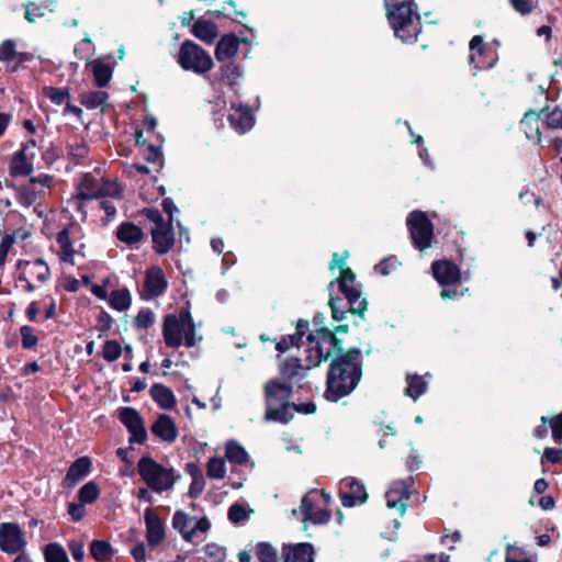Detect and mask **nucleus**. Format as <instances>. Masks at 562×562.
I'll list each match as a JSON object with an SVG mask.
<instances>
[{
	"label": "nucleus",
	"mask_w": 562,
	"mask_h": 562,
	"mask_svg": "<svg viewBox=\"0 0 562 562\" xmlns=\"http://www.w3.org/2000/svg\"><path fill=\"white\" fill-rule=\"evenodd\" d=\"M308 327V322L300 319L295 333L282 337L276 344V349L280 353L288 351L292 347L300 350L305 342L307 344L305 362L297 357L291 356L284 359L279 366L280 374L285 380L284 382L290 384L300 382L305 378L311 368L317 367L323 360H326L336 351H341V347L339 346L340 341L336 338L334 333L326 327L317 329L315 334H308L306 340H304Z\"/></svg>",
	"instance_id": "f257e3e1"
},
{
	"label": "nucleus",
	"mask_w": 562,
	"mask_h": 562,
	"mask_svg": "<svg viewBox=\"0 0 562 562\" xmlns=\"http://www.w3.org/2000/svg\"><path fill=\"white\" fill-rule=\"evenodd\" d=\"M361 351L352 348L337 356L327 372L325 397L337 402L349 395L359 384L362 375Z\"/></svg>",
	"instance_id": "f03ea898"
},
{
	"label": "nucleus",
	"mask_w": 562,
	"mask_h": 562,
	"mask_svg": "<svg viewBox=\"0 0 562 562\" xmlns=\"http://www.w3.org/2000/svg\"><path fill=\"white\" fill-rule=\"evenodd\" d=\"M385 7L394 35L404 43L415 42L422 24L414 0H385Z\"/></svg>",
	"instance_id": "7ed1b4c3"
},
{
	"label": "nucleus",
	"mask_w": 562,
	"mask_h": 562,
	"mask_svg": "<svg viewBox=\"0 0 562 562\" xmlns=\"http://www.w3.org/2000/svg\"><path fill=\"white\" fill-rule=\"evenodd\" d=\"M338 289L344 294L346 303L342 299L335 297L331 293L335 282L329 283L330 299L329 306L331 308L333 318L336 321H342L346 317V313L350 311L353 314L362 315L367 310V301L361 299L359 290L355 288V274L346 268L340 272L337 279Z\"/></svg>",
	"instance_id": "20e7f679"
},
{
	"label": "nucleus",
	"mask_w": 562,
	"mask_h": 562,
	"mask_svg": "<svg viewBox=\"0 0 562 562\" xmlns=\"http://www.w3.org/2000/svg\"><path fill=\"white\" fill-rule=\"evenodd\" d=\"M162 336L167 347L179 348L184 345L194 347L201 337L195 335V324L188 308H181L179 314H168L164 318Z\"/></svg>",
	"instance_id": "39448f33"
},
{
	"label": "nucleus",
	"mask_w": 562,
	"mask_h": 562,
	"mask_svg": "<svg viewBox=\"0 0 562 562\" xmlns=\"http://www.w3.org/2000/svg\"><path fill=\"white\" fill-rule=\"evenodd\" d=\"M266 402V420L286 424L292 417L289 400L292 385L278 379L270 380L263 389Z\"/></svg>",
	"instance_id": "423d86ee"
},
{
	"label": "nucleus",
	"mask_w": 562,
	"mask_h": 562,
	"mask_svg": "<svg viewBox=\"0 0 562 562\" xmlns=\"http://www.w3.org/2000/svg\"><path fill=\"white\" fill-rule=\"evenodd\" d=\"M142 480L154 492L162 493L170 490L175 484V471L166 468L149 457H143L137 464Z\"/></svg>",
	"instance_id": "0eeeda50"
},
{
	"label": "nucleus",
	"mask_w": 562,
	"mask_h": 562,
	"mask_svg": "<svg viewBox=\"0 0 562 562\" xmlns=\"http://www.w3.org/2000/svg\"><path fill=\"white\" fill-rule=\"evenodd\" d=\"M329 503V496L322 491L318 493L317 491H311L307 493L301 502V507L299 509H293L292 514L295 517H302V521L306 524L313 525H323L329 521L330 512L327 510L324 506Z\"/></svg>",
	"instance_id": "6e6552de"
},
{
	"label": "nucleus",
	"mask_w": 562,
	"mask_h": 562,
	"mask_svg": "<svg viewBox=\"0 0 562 562\" xmlns=\"http://www.w3.org/2000/svg\"><path fill=\"white\" fill-rule=\"evenodd\" d=\"M178 64L184 70L202 75L211 70L213 60L210 54L192 41H184L178 53Z\"/></svg>",
	"instance_id": "1a4fd4ad"
},
{
	"label": "nucleus",
	"mask_w": 562,
	"mask_h": 562,
	"mask_svg": "<svg viewBox=\"0 0 562 562\" xmlns=\"http://www.w3.org/2000/svg\"><path fill=\"white\" fill-rule=\"evenodd\" d=\"M143 213L154 224L151 237L155 251L159 255L167 254L175 245L172 223L170 220L165 221L156 209H145Z\"/></svg>",
	"instance_id": "9d476101"
},
{
	"label": "nucleus",
	"mask_w": 562,
	"mask_h": 562,
	"mask_svg": "<svg viewBox=\"0 0 562 562\" xmlns=\"http://www.w3.org/2000/svg\"><path fill=\"white\" fill-rule=\"evenodd\" d=\"M406 224L414 246L425 250L431 246L434 226L427 215L422 211H413L408 214Z\"/></svg>",
	"instance_id": "9b49d317"
},
{
	"label": "nucleus",
	"mask_w": 562,
	"mask_h": 562,
	"mask_svg": "<svg viewBox=\"0 0 562 562\" xmlns=\"http://www.w3.org/2000/svg\"><path fill=\"white\" fill-rule=\"evenodd\" d=\"M37 143L29 139L21 144L20 149L12 156L9 164L10 175L13 177H26L34 170Z\"/></svg>",
	"instance_id": "f8f14e48"
},
{
	"label": "nucleus",
	"mask_w": 562,
	"mask_h": 562,
	"mask_svg": "<svg viewBox=\"0 0 562 562\" xmlns=\"http://www.w3.org/2000/svg\"><path fill=\"white\" fill-rule=\"evenodd\" d=\"M27 546L25 532L16 522L0 524V550L7 554H20Z\"/></svg>",
	"instance_id": "ddd939ff"
},
{
	"label": "nucleus",
	"mask_w": 562,
	"mask_h": 562,
	"mask_svg": "<svg viewBox=\"0 0 562 562\" xmlns=\"http://www.w3.org/2000/svg\"><path fill=\"white\" fill-rule=\"evenodd\" d=\"M168 289V280L159 266H150L145 271L144 282L139 289V296L150 301L161 296Z\"/></svg>",
	"instance_id": "4468645a"
},
{
	"label": "nucleus",
	"mask_w": 562,
	"mask_h": 562,
	"mask_svg": "<svg viewBox=\"0 0 562 562\" xmlns=\"http://www.w3.org/2000/svg\"><path fill=\"white\" fill-rule=\"evenodd\" d=\"M469 49V63L476 70L490 69L498 59L496 50L487 46L481 35L472 37Z\"/></svg>",
	"instance_id": "2eb2a0df"
},
{
	"label": "nucleus",
	"mask_w": 562,
	"mask_h": 562,
	"mask_svg": "<svg viewBox=\"0 0 562 562\" xmlns=\"http://www.w3.org/2000/svg\"><path fill=\"white\" fill-rule=\"evenodd\" d=\"M119 418L131 434L130 442L143 445L147 440L144 419L135 408L122 407Z\"/></svg>",
	"instance_id": "dca6fc26"
},
{
	"label": "nucleus",
	"mask_w": 562,
	"mask_h": 562,
	"mask_svg": "<svg viewBox=\"0 0 562 562\" xmlns=\"http://www.w3.org/2000/svg\"><path fill=\"white\" fill-rule=\"evenodd\" d=\"M412 479L394 481L385 493L386 505L389 508L396 509L400 515H404L409 498Z\"/></svg>",
	"instance_id": "f3484780"
},
{
	"label": "nucleus",
	"mask_w": 562,
	"mask_h": 562,
	"mask_svg": "<svg viewBox=\"0 0 562 562\" xmlns=\"http://www.w3.org/2000/svg\"><path fill=\"white\" fill-rule=\"evenodd\" d=\"M339 491L341 504L345 507H353L363 504L368 498L363 484L352 477L341 480Z\"/></svg>",
	"instance_id": "a211bd4d"
},
{
	"label": "nucleus",
	"mask_w": 562,
	"mask_h": 562,
	"mask_svg": "<svg viewBox=\"0 0 562 562\" xmlns=\"http://www.w3.org/2000/svg\"><path fill=\"white\" fill-rule=\"evenodd\" d=\"M434 278L441 286H454L460 283V268L449 260H437L431 263Z\"/></svg>",
	"instance_id": "6ab92c4d"
},
{
	"label": "nucleus",
	"mask_w": 562,
	"mask_h": 562,
	"mask_svg": "<svg viewBox=\"0 0 562 562\" xmlns=\"http://www.w3.org/2000/svg\"><path fill=\"white\" fill-rule=\"evenodd\" d=\"M146 540L151 548L158 547L166 538V526L154 509L147 508L144 513Z\"/></svg>",
	"instance_id": "aec40b11"
},
{
	"label": "nucleus",
	"mask_w": 562,
	"mask_h": 562,
	"mask_svg": "<svg viewBox=\"0 0 562 562\" xmlns=\"http://www.w3.org/2000/svg\"><path fill=\"white\" fill-rule=\"evenodd\" d=\"M228 121L232 128L238 134L248 132L255 123L250 108L248 105H237L235 103L232 104Z\"/></svg>",
	"instance_id": "412c9836"
},
{
	"label": "nucleus",
	"mask_w": 562,
	"mask_h": 562,
	"mask_svg": "<svg viewBox=\"0 0 562 562\" xmlns=\"http://www.w3.org/2000/svg\"><path fill=\"white\" fill-rule=\"evenodd\" d=\"M150 430L161 441L173 442L178 437V429L173 419L167 414H160Z\"/></svg>",
	"instance_id": "4be33fe9"
},
{
	"label": "nucleus",
	"mask_w": 562,
	"mask_h": 562,
	"mask_svg": "<svg viewBox=\"0 0 562 562\" xmlns=\"http://www.w3.org/2000/svg\"><path fill=\"white\" fill-rule=\"evenodd\" d=\"M91 459L89 457L78 458L68 469L64 479V485L67 488L75 487L78 482L83 480L91 472Z\"/></svg>",
	"instance_id": "5701e85b"
},
{
	"label": "nucleus",
	"mask_w": 562,
	"mask_h": 562,
	"mask_svg": "<svg viewBox=\"0 0 562 562\" xmlns=\"http://www.w3.org/2000/svg\"><path fill=\"white\" fill-rule=\"evenodd\" d=\"M239 44V38L235 34L229 33L223 35L215 48L216 59L224 61L233 58L238 52Z\"/></svg>",
	"instance_id": "b1692460"
},
{
	"label": "nucleus",
	"mask_w": 562,
	"mask_h": 562,
	"mask_svg": "<svg viewBox=\"0 0 562 562\" xmlns=\"http://www.w3.org/2000/svg\"><path fill=\"white\" fill-rule=\"evenodd\" d=\"M56 243L58 245V258L64 263H75V255L76 250L74 248L72 240L70 239V229L69 228H63L56 237Z\"/></svg>",
	"instance_id": "393cba45"
},
{
	"label": "nucleus",
	"mask_w": 562,
	"mask_h": 562,
	"mask_svg": "<svg viewBox=\"0 0 562 562\" xmlns=\"http://www.w3.org/2000/svg\"><path fill=\"white\" fill-rule=\"evenodd\" d=\"M116 238L132 247L142 241L144 233L140 227L131 222H124L119 225L115 233Z\"/></svg>",
	"instance_id": "a878e982"
},
{
	"label": "nucleus",
	"mask_w": 562,
	"mask_h": 562,
	"mask_svg": "<svg viewBox=\"0 0 562 562\" xmlns=\"http://www.w3.org/2000/svg\"><path fill=\"white\" fill-rule=\"evenodd\" d=\"M540 126V115L536 112L526 113L520 121V127L524 131L526 137L529 140H533L536 144L541 142Z\"/></svg>",
	"instance_id": "bb28decb"
},
{
	"label": "nucleus",
	"mask_w": 562,
	"mask_h": 562,
	"mask_svg": "<svg viewBox=\"0 0 562 562\" xmlns=\"http://www.w3.org/2000/svg\"><path fill=\"white\" fill-rule=\"evenodd\" d=\"M46 191L38 189L33 183L27 182L26 184L20 186L16 189V201L24 207H30L36 204V201L44 196Z\"/></svg>",
	"instance_id": "cd10ccee"
},
{
	"label": "nucleus",
	"mask_w": 562,
	"mask_h": 562,
	"mask_svg": "<svg viewBox=\"0 0 562 562\" xmlns=\"http://www.w3.org/2000/svg\"><path fill=\"white\" fill-rule=\"evenodd\" d=\"M313 547L310 543H299L284 548V562H313Z\"/></svg>",
	"instance_id": "c85d7f7f"
},
{
	"label": "nucleus",
	"mask_w": 562,
	"mask_h": 562,
	"mask_svg": "<svg viewBox=\"0 0 562 562\" xmlns=\"http://www.w3.org/2000/svg\"><path fill=\"white\" fill-rule=\"evenodd\" d=\"M192 33L199 40L211 44L217 37V25L210 20L199 19L192 25Z\"/></svg>",
	"instance_id": "c756f323"
},
{
	"label": "nucleus",
	"mask_w": 562,
	"mask_h": 562,
	"mask_svg": "<svg viewBox=\"0 0 562 562\" xmlns=\"http://www.w3.org/2000/svg\"><path fill=\"white\" fill-rule=\"evenodd\" d=\"M87 66L90 67L93 74L95 86L99 88L108 86L113 75L112 65L104 63L101 59H94Z\"/></svg>",
	"instance_id": "7c9ffc66"
},
{
	"label": "nucleus",
	"mask_w": 562,
	"mask_h": 562,
	"mask_svg": "<svg viewBox=\"0 0 562 562\" xmlns=\"http://www.w3.org/2000/svg\"><path fill=\"white\" fill-rule=\"evenodd\" d=\"M150 396L157 405L164 409H170L176 405V397L172 391L159 383L151 385Z\"/></svg>",
	"instance_id": "2f4dec72"
},
{
	"label": "nucleus",
	"mask_w": 562,
	"mask_h": 562,
	"mask_svg": "<svg viewBox=\"0 0 562 562\" xmlns=\"http://www.w3.org/2000/svg\"><path fill=\"white\" fill-rule=\"evenodd\" d=\"M193 517H190L182 510H177L172 518V527L182 535V538L188 541H193Z\"/></svg>",
	"instance_id": "473e14b6"
},
{
	"label": "nucleus",
	"mask_w": 562,
	"mask_h": 562,
	"mask_svg": "<svg viewBox=\"0 0 562 562\" xmlns=\"http://www.w3.org/2000/svg\"><path fill=\"white\" fill-rule=\"evenodd\" d=\"M99 179L87 173L78 184V196L82 200L98 199Z\"/></svg>",
	"instance_id": "72a5a7b5"
},
{
	"label": "nucleus",
	"mask_w": 562,
	"mask_h": 562,
	"mask_svg": "<svg viewBox=\"0 0 562 562\" xmlns=\"http://www.w3.org/2000/svg\"><path fill=\"white\" fill-rule=\"evenodd\" d=\"M16 53V44L13 40H4L0 44V61L5 64L9 72L19 70V65H13Z\"/></svg>",
	"instance_id": "f704fd0d"
},
{
	"label": "nucleus",
	"mask_w": 562,
	"mask_h": 562,
	"mask_svg": "<svg viewBox=\"0 0 562 562\" xmlns=\"http://www.w3.org/2000/svg\"><path fill=\"white\" fill-rule=\"evenodd\" d=\"M114 553L115 550L105 540H93L90 543V554L98 562H110Z\"/></svg>",
	"instance_id": "c9c22d12"
},
{
	"label": "nucleus",
	"mask_w": 562,
	"mask_h": 562,
	"mask_svg": "<svg viewBox=\"0 0 562 562\" xmlns=\"http://www.w3.org/2000/svg\"><path fill=\"white\" fill-rule=\"evenodd\" d=\"M108 300L110 306L119 312L128 310L132 304L131 292L126 288L112 291Z\"/></svg>",
	"instance_id": "e433bc0d"
},
{
	"label": "nucleus",
	"mask_w": 562,
	"mask_h": 562,
	"mask_svg": "<svg viewBox=\"0 0 562 562\" xmlns=\"http://www.w3.org/2000/svg\"><path fill=\"white\" fill-rule=\"evenodd\" d=\"M406 382L405 394L414 401L420 397L427 390V381L422 375L407 374Z\"/></svg>",
	"instance_id": "4c0bfd02"
},
{
	"label": "nucleus",
	"mask_w": 562,
	"mask_h": 562,
	"mask_svg": "<svg viewBox=\"0 0 562 562\" xmlns=\"http://www.w3.org/2000/svg\"><path fill=\"white\" fill-rule=\"evenodd\" d=\"M55 2L47 0L42 4L30 2L25 4V19L29 22H35L37 19L43 18L46 12H53Z\"/></svg>",
	"instance_id": "58836bf2"
},
{
	"label": "nucleus",
	"mask_w": 562,
	"mask_h": 562,
	"mask_svg": "<svg viewBox=\"0 0 562 562\" xmlns=\"http://www.w3.org/2000/svg\"><path fill=\"white\" fill-rule=\"evenodd\" d=\"M225 457L229 462L235 464H245L248 461L246 450L234 440L226 443Z\"/></svg>",
	"instance_id": "ea45409f"
},
{
	"label": "nucleus",
	"mask_w": 562,
	"mask_h": 562,
	"mask_svg": "<svg viewBox=\"0 0 562 562\" xmlns=\"http://www.w3.org/2000/svg\"><path fill=\"white\" fill-rule=\"evenodd\" d=\"M109 99V94L105 91L95 90L89 91L81 95L80 102L83 106L89 110L98 109L102 106Z\"/></svg>",
	"instance_id": "a19ab883"
},
{
	"label": "nucleus",
	"mask_w": 562,
	"mask_h": 562,
	"mask_svg": "<svg viewBox=\"0 0 562 562\" xmlns=\"http://www.w3.org/2000/svg\"><path fill=\"white\" fill-rule=\"evenodd\" d=\"M101 490L94 481H89L78 491L80 503L88 505L94 503L100 496Z\"/></svg>",
	"instance_id": "79ce46f5"
},
{
	"label": "nucleus",
	"mask_w": 562,
	"mask_h": 562,
	"mask_svg": "<svg viewBox=\"0 0 562 562\" xmlns=\"http://www.w3.org/2000/svg\"><path fill=\"white\" fill-rule=\"evenodd\" d=\"M45 562H69L66 550L57 542L48 543L44 549Z\"/></svg>",
	"instance_id": "37998d69"
},
{
	"label": "nucleus",
	"mask_w": 562,
	"mask_h": 562,
	"mask_svg": "<svg viewBox=\"0 0 562 562\" xmlns=\"http://www.w3.org/2000/svg\"><path fill=\"white\" fill-rule=\"evenodd\" d=\"M30 266L29 273L38 282L45 283L50 277L49 268L43 259H36L27 263Z\"/></svg>",
	"instance_id": "c03bdc74"
},
{
	"label": "nucleus",
	"mask_w": 562,
	"mask_h": 562,
	"mask_svg": "<svg viewBox=\"0 0 562 562\" xmlns=\"http://www.w3.org/2000/svg\"><path fill=\"white\" fill-rule=\"evenodd\" d=\"M206 473L210 479H224L226 474L225 461L221 458H211L207 462Z\"/></svg>",
	"instance_id": "a18cd8bd"
},
{
	"label": "nucleus",
	"mask_w": 562,
	"mask_h": 562,
	"mask_svg": "<svg viewBox=\"0 0 562 562\" xmlns=\"http://www.w3.org/2000/svg\"><path fill=\"white\" fill-rule=\"evenodd\" d=\"M222 79L229 86H234L241 77V69L238 65L229 63L221 68Z\"/></svg>",
	"instance_id": "49530a36"
},
{
	"label": "nucleus",
	"mask_w": 562,
	"mask_h": 562,
	"mask_svg": "<svg viewBox=\"0 0 562 562\" xmlns=\"http://www.w3.org/2000/svg\"><path fill=\"white\" fill-rule=\"evenodd\" d=\"M122 353V347L116 340H106L102 348V357L108 362L116 361Z\"/></svg>",
	"instance_id": "de8ad7c7"
},
{
	"label": "nucleus",
	"mask_w": 562,
	"mask_h": 562,
	"mask_svg": "<svg viewBox=\"0 0 562 562\" xmlns=\"http://www.w3.org/2000/svg\"><path fill=\"white\" fill-rule=\"evenodd\" d=\"M43 92L52 103L57 105L63 104L69 98L68 89L64 88L44 87Z\"/></svg>",
	"instance_id": "09e8293b"
},
{
	"label": "nucleus",
	"mask_w": 562,
	"mask_h": 562,
	"mask_svg": "<svg viewBox=\"0 0 562 562\" xmlns=\"http://www.w3.org/2000/svg\"><path fill=\"white\" fill-rule=\"evenodd\" d=\"M68 154L75 160L76 164H79L82 159H85L89 154L88 145L80 140L74 144L68 145Z\"/></svg>",
	"instance_id": "8fccbe9b"
},
{
	"label": "nucleus",
	"mask_w": 562,
	"mask_h": 562,
	"mask_svg": "<svg viewBox=\"0 0 562 562\" xmlns=\"http://www.w3.org/2000/svg\"><path fill=\"white\" fill-rule=\"evenodd\" d=\"M99 191L98 198L103 196H119L121 194V187L113 181H105L103 179H99Z\"/></svg>",
	"instance_id": "3c124183"
},
{
	"label": "nucleus",
	"mask_w": 562,
	"mask_h": 562,
	"mask_svg": "<svg viewBox=\"0 0 562 562\" xmlns=\"http://www.w3.org/2000/svg\"><path fill=\"white\" fill-rule=\"evenodd\" d=\"M21 345L24 349H32L37 345V337L34 333V328L29 325H23L20 328Z\"/></svg>",
	"instance_id": "603ef678"
},
{
	"label": "nucleus",
	"mask_w": 562,
	"mask_h": 562,
	"mask_svg": "<svg viewBox=\"0 0 562 562\" xmlns=\"http://www.w3.org/2000/svg\"><path fill=\"white\" fill-rule=\"evenodd\" d=\"M256 553L260 562H277V551L269 543L260 542Z\"/></svg>",
	"instance_id": "864d4df0"
},
{
	"label": "nucleus",
	"mask_w": 562,
	"mask_h": 562,
	"mask_svg": "<svg viewBox=\"0 0 562 562\" xmlns=\"http://www.w3.org/2000/svg\"><path fill=\"white\" fill-rule=\"evenodd\" d=\"M206 557L211 560L210 562H223L226 557L225 548L216 544L209 543L204 548Z\"/></svg>",
	"instance_id": "5fc2aeb1"
},
{
	"label": "nucleus",
	"mask_w": 562,
	"mask_h": 562,
	"mask_svg": "<svg viewBox=\"0 0 562 562\" xmlns=\"http://www.w3.org/2000/svg\"><path fill=\"white\" fill-rule=\"evenodd\" d=\"M155 321L154 313L149 308H142L135 317V325L138 328L147 329Z\"/></svg>",
	"instance_id": "6e6d98bb"
},
{
	"label": "nucleus",
	"mask_w": 562,
	"mask_h": 562,
	"mask_svg": "<svg viewBox=\"0 0 562 562\" xmlns=\"http://www.w3.org/2000/svg\"><path fill=\"white\" fill-rule=\"evenodd\" d=\"M248 518V513L241 504H233L228 509V519L234 524H239Z\"/></svg>",
	"instance_id": "4d7b16f0"
},
{
	"label": "nucleus",
	"mask_w": 562,
	"mask_h": 562,
	"mask_svg": "<svg viewBox=\"0 0 562 562\" xmlns=\"http://www.w3.org/2000/svg\"><path fill=\"white\" fill-rule=\"evenodd\" d=\"M546 125L550 130H562V109L555 108L548 113L546 116Z\"/></svg>",
	"instance_id": "13d9d810"
},
{
	"label": "nucleus",
	"mask_w": 562,
	"mask_h": 562,
	"mask_svg": "<svg viewBox=\"0 0 562 562\" xmlns=\"http://www.w3.org/2000/svg\"><path fill=\"white\" fill-rule=\"evenodd\" d=\"M550 429L554 442H562V412L550 418Z\"/></svg>",
	"instance_id": "bf43d9fd"
},
{
	"label": "nucleus",
	"mask_w": 562,
	"mask_h": 562,
	"mask_svg": "<svg viewBox=\"0 0 562 562\" xmlns=\"http://www.w3.org/2000/svg\"><path fill=\"white\" fill-rule=\"evenodd\" d=\"M550 462L552 464L562 463V449L546 448L541 457V463Z\"/></svg>",
	"instance_id": "052dcab7"
},
{
	"label": "nucleus",
	"mask_w": 562,
	"mask_h": 562,
	"mask_svg": "<svg viewBox=\"0 0 562 562\" xmlns=\"http://www.w3.org/2000/svg\"><path fill=\"white\" fill-rule=\"evenodd\" d=\"M29 182L33 183V186L36 188L43 189L47 192L52 188L53 177L46 173H41L36 177H32Z\"/></svg>",
	"instance_id": "680f3d73"
},
{
	"label": "nucleus",
	"mask_w": 562,
	"mask_h": 562,
	"mask_svg": "<svg viewBox=\"0 0 562 562\" xmlns=\"http://www.w3.org/2000/svg\"><path fill=\"white\" fill-rule=\"evenodd\" d=\"M398 266V261L395 257H390L382 260L379 265L375 266V270L379 271L383 276L390 274L393 270H395Z\"/></svg>",
	"instance_id": "e2e57ef3"
},
{
	"label": "nucleus",
	"mask_w": 562,
	"mask_h": 562,
	"mask_svg": "<svg viewBox=\"0 0 562 562\" xmlns=\"http://www.w3.org/2000/svg\"><path fill=\"white\" fill-rule=\"evenodd\" d=\"M14 244V238L11 235H5L0 241V268L4 266L8 252Z\"/></svg>",
	"instance_id": "0e129e2a"
},
{
	"label": "nucleus",
	"mask_w": 562,
	"mask_h": 562,
	"mask_svg": "<svg viewBox=\"0 0 562 562\" xmlns=\"http://www.w3.org/2000/svg\"><path fill=\"white\" fill-rule=\"evenodd\" d=\"M68 514L71 516L74 521H80L86 515L85 504L80 502L70 503L68 505Z\"/></svg>",
	"instance_id": "69168bd1"
},
{
	"label": "nucleus",
	"mask_w": 562,
	"mask_h": 562,
	"mask_svg": "<svg viewBox=\"0 0 562 562\" xmlns=\"http://www.w3.org/2000/svg\"><path fill=\"white\" fill-rule=\"evenodd\" d=\"M68 549L75 561L81 562L85 558L83 544L79 541L71 540L68 542Z\"/></svg>",
	"instance_id": "338daca9"
},
{
	"label": "nucleus",
	"mask_w": 562,
	"mask_h": 562,
	"mask_svg": "<svg viewBox=\"0 0 562 562\" xmlns=\"http://www.w3.org/2000/svg\"><path fill=\"white\" fill-rule=\"evenodd\" d=\"M520 555H522V551L519 548L508 546L505 562H531L527 558H518Z\"/></svg>",
	"instance_id": "774afa93"
}]
</instances>
